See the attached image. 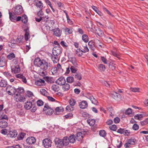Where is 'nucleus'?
I'll use <instances>...</instances> for the list:
<instances>
[{
    "mask_svg": "<svg viewBox=\"0 0 148 148\" xmlns=\"http://www.w3.org/2000/svg\"><path fill=\"white\" fill-rule=\"evenodd\" d=\"M8 85L7 81L4 79H2L0 82V86L1 87H5Z\"/></svg>",
    "mask_w": 148,
    "mask_h": 148,
    "instance_id": "26",
    "label": "nucleus"
},
{
    "mask_svg": "<svg viewBox=\"0 0 148 148\" xmlns=\"http://www.w3.org/2000/svg\"><path fill=\"white\" fill-rule=\"evenodd\" d=\"M65 78L63 77H61L59 78L56 81V83L57 84L62 86L66 83Z\"/></svg>",
    "mask_w": 148,
    "mask_h": 148,
    "instance_id": "9",
    "label": "nucleus"
},
{
    "mask_svg": "<svg viewBox=\"0 0 148 148\" xmlns=\"http://www.w3.org/2000/svg\"><path fill=\"white\" fill-rule=\"evenodd\" d=\"M77 66H71L70 69L71 71V72L73 73H76L77 71V69L76 67Z\"/></svg>",
    "mask_w": 148,
    "mask_h": 148,
    "instance_id": "45",
    "label": "nucleus"
},
{
    "mask_svg": "<svg viewBox=\"0 0 148 148\" xmlns=\"http://www.w3.org/2000/svg\"><path fill=\"white\" fill-rule=\"evenodd\" d=\"M148 119L145 120L140 122V123L142 126H143L146 125L148 123Z\"/></svg>",
    "mask_w": 148,
    "mask_h": 148,
    "instance_id": "58",
    "label": "nucleus"
},
{
    "mask_svg": "<svg viewBox=\"0 0 148 148\" xmlns=\"http://www.w3.org/2000/svg\"><path fill=\"white\" fill-rule=\"evenodd\" d=\"M24 89L23 88H16V92H17L18 93V94H20L24 92Z\"/></svg>",
    "mask_w": 148,
    "mask_h": 148,
    "instance_id": "37",
    "label": "nucleus"
},
{
    "mask_svg": "<svg viewBox=\"0 0 148 148\" xmlns=\"http://www.w3.org/2000/svg\"><path fill=\"white\" fill-rule=\"evenodd\" d=\"M101 59L104 64H107V60L104 57H101Z\"/></svg>",
    "mask_w": 148,
    "mask_h": 148,
    "instance_id": "62",
    "label": "nucleus"
},
{
    "mask_svg": "<svg viewBox=\"0 0 148 148\" xmlns=\"http://www.w3.org/2000/svg\"><path fill=\"white\" fill-rule=\"evenodd\" d=\"M136 139L134 138H132L128 140L127 142L125 144V147H130L131 145H134L135 144Z\"/></svg>",
    "mask_w": 148,
    "mask_h": 148,
    "instance_id": "5",
    "label": "nucleus"
},
{
    "mask_svg": "<svg viewBox=\"0 0 148 148\" xmlns=\"http://www.w3.org/2000/svg\"><path fill=\"white\" fill-rule=\"evenodd\" d=\"M87 102L85 101H83L79 103V106L80 108L82 109H85L88 106Z\"/></svg>",
    "mask_w": 148,
    "mask_h": 148,
    "instance_id": "18",
    "label": "nucleus"
},
{
    "mask_svg": "<svg viewBox=\"0 0 148 148\" xmlns=\"http://www.w3.org/2000/svg\"><path fill=\"white\" fill-rule=\"evenodd\" d=\"M130 132L129 130L124 129V135L128 136L130 135Z\"/></svg>",
    "mask_w": 148,
    "mask_h": 148,
    "instance_id": "60",
    "label": "nucleus"
},
{
    "mask_svg": "<svg viewBox=\"0 0 148 148\" xmlns=\"http://www.w3.org/2000/svg\"><path fill=\"white\" fill-rule=\"evenodd\" d=\"M34 64L38 67H40L43 71H46L48 68L51 66L49 63H48L43 60H41L39 58L35 59L34 61Z\"/></svg>",
    "mask_w": 148,
    "mask_h": 148,
    "instance_id": "1",
    "label": "nucleus"
},
{
    "mask_svg": "<svg viewBox=\"0 0 148 148\" xmlns=\"http://www.w3.org/2000/svg\"><path fill=\"white\" fill-rule=\"evenodd\" d=\"M130 90L133 92H140V89L139 88H130Z\"/></svg>",
    "mask_w": 148,
    "mask_h": 148,
    "instance_id": "44",
    "label": "nucleus"
},
{
    "mask_svg": "<svg viewBox=\"0 0 148 148\" xmlns=\"http://www.w3.org/2000/svg\"><path fill=\"white\" fill-rule=\"evenodd\" d=\"M143 115L141 114H136L134 116V118L136 119H138L140 120L142 119V118L143 117Z\"/></svg>",
    "mask_w": 148,
    "mask_h": 148,
    "instance_id": "40",
    "label": "nucleus"
},
{
    "mask_svg": "<svg viewBox=\"0 0 148 148\" xmlns=\"http://www.w3.org/2000/svg\"><path fill=\"white\" fill-rule=\"evenodd\" d=\"M59 56L53 55L51 56V59L54 63H56L59 60Z\"/></svg>",
    "mask_w": 148,
    "mask_h": 148,
    "instance_id": "25",
    "label": "nucleus"
},
{
    "mask_svg": "<svg viewBox=\"0 0 148 148\" xmlns=\"http://www.w3.org/2000/svg\"><path fill=\"white\" fill-rule=\"evenodd\" d=\"M33 106L32 102L27 101L24 105L25 108L27 110L30 109Z\"/></svg>",
    "mask_w": 148,
    "mask_h": 148,
    "instance_id": "23",
    "label": "nucleus"
},
{
    "mask_svg": "<svg viewBox=\"0 0 148 148\" xmlns=\"http://www.w3.org/2000/svg\"><path fill=\"white\" fill-rule=\"evenodd\" d=\"M62 140V144L63 145V146H66L70 143L68 137L67 136H65L63 137Z\"/></svg>",
    "mask_w": 148,
    "mask_h": 148,
    "instance_id": "15",
    "label": "nucleus"
},
{
    "mask_svg": "<svg viewBox=\"0 0 148 148\" xmlns=\"http://www.w3.org/2000/svg\"><path fill=\"white\" fill-rule=\"evenodd\" d=\"M82 39L85 42H87L88 41V37L86 34H84L82 36Z\"/></svg>",
    "mask_w": 148,
    "mask_h": 148,
    "instance_id": "39",
    "label": "nucleus"
},
{
    "mask_svg": "<svg viewBox=\"0 0 148 148\" xmlns=\"http://www.w3.org/2000/svg\"><path fill=\"white\" fill-rule=\"evenodd\" d=\"M37 103L38 106H41L43 105V102L41 100H39L37 101Z\"/></svg>",
    "mask_w": 148,
    "mask_h": 148,
    "instance_id": "63",
    "label": "nucleus"
},
{
    "mask_svg": "<svg viewBox=\"0 0 148 148\" xmlns=\"http://www.w3.org/2000/svg\"><path fill=\"white\" fill-rule=\"evenodd\" d=\"M43 145L46 148L51 147V141L49 138H46L42 141Z\"/></svg>",
    "mask_w": 148,
    "mask_h": 148,
    "instance_id": "6",
    "label": "nucleus"
},
{
    "mask_svg": "<svg viewBox=\"0 0 148 148\" xmlns=\"http://www.w3.org/2000/svg\"><path fill=\"white\" fill-rule=\"evenodd\" d=\"M26 141L29 145H32L36 142V140L33 137H29L27 138Z\"/></svg>",
    "mask_w": 148,
    "mask_h": 148,
    "instance_id": "12",
    "label": "nucleus"
},
{
    "mask_svg": "<svg viewBox=\"0 0 148 148\" xmlns=\"http://www.w3.org/2000/svg\"><path fill=\"white\" fill-rule=\"evenodd\" d=\"M23 36H20V37H18L17 38L16 40V42H18L19 43H20L22 42V40L23 39Z\"/></svg>",
    "mask_w": 148,
    "mask_h": 148,
    "instance_id": "57",
    "label": "nucleus"
},
{
    "mask_svg": "<svg viewBox=\"0 0 148 148\" xmlns=\"http://www.w3.org/2000/svg\"><path fill=\"white\" fill-rule=\"evenodd\" d=\"M14 99L16 101H25V97L21 96L20 94H16L14 97Z\"/></svg>",
    "mask_w": 148,
    "mask_h": 148,
    "instance_id": "10",
    "label": "nucleus"
},
{
    "mask_svg": "<svg viewBox=\"0 0 148 148\" xmlns=\"http://www.w3.org/2000/svg\"><path fill=\"white\" fill-rule=\"evenodd\" d=\"M8 125L7 122L4 121L0 122V127L2 128L6 127Z\"/></svg>",
    "mask_w": 148,
    "mask_h": 148,
    "instance_id": "28",
    "label": "nucleus"
},
{
    "mask_svg": "<svg viewBox=\"0 0 148 148\" xmlns=\"http://www.w3.org/2000/svg\"><path fill=\"white\" fill-rule=\"evenodd\" d=\"M87 123L90 125L92 126L94 125L95 121L94 119H89L87 121Z\"/></svg>",
    "mask_w": 148,
    "mask_h": 148,
    "instance_id": "33",
    "label": "nucleus"
},
{
    "mask_svg": "<svg viewBox=\"0 0 148 148\" xmlns=\"http://www.w3.org/2000/svg\"><path fill=\"white\" fill-rule=\"evenodd\" d=\"M67 56L69 60L72 63L73 66H77L78 64L77 63L76 58L73 55V54L71 53H69Z\"/></svg>",
    "mask_w": 148,
    "mask_h": 148,
    "instance_id": "2",
    "label": "nucleus"
},
{
    "mask_svg": "<svg viewBox=\"0 0 148 148\" xmlns=\"http://www.w3.org/2000/svg\"><path fill=\"white\" fill-rule=\"evenodd\" d=\"M69 143H74L75 141V137L74 135H71L68 137Z\"/></svg>",
    "mask_w": 148,
    "mask_h": 148,
    "instance_id": "27",
    "label": "nucleus"
},
{
    "mask_svg": "<svg viewBox=\"0 0 148 148\" xmlns=\"http://www.w3.org/2000/svg\"><path fill=\"white\" fill-rule=\"evenodd\" d=\"M27 17L26 15L23 16L21 19V21L23 23H26L27 22Z\"/></svg>",
    "mask_w": 148,
    "mask_h": 148,
    "instance_id": "50",
    "label": "nucleus"
},
{
    "mask_svg": "<svg viewBox=\"0 0 148 148\" xmlns=\"http://www.w3.org/2000/svg\"><path fill=\"white\" fill-rule=\"evenodd\" d=\"M15 57L14 54V53H11L7 56V58L9 60H11Z\"/></svg>",
    "mask_w": 148,
    "mask_h": 148,
    "instance_id": "51",
    "label": "nucleus"
},
{
    "mask_svg": "<svg viewBox=\"0 0 148 148\" xmlns=\"http://www.w3.org/2000/svg\"><path fill=\"white\" fill-rule=\"evenodd\" d=\"M84 49H78L76 50L75 53L77 54L78 56H81L83 54V53H85L88 52L89 51V49L88 47H83Z\"/></svg>",
    "mask_w": 148,
    "mask_h": 148,
    "instance_id": "3",
    "label": "nucleus"
},
{
    "mask_svg": "<svg viewBox=\"0 0 148 148\" xmlns=\"http://www.w3.org/2000/svg\"><path fill=\"white\" fill-rule=\"evenodd\" d=\"M94 45H98L99 46H102L103 44L98 39H96L94 42Z\"/></svg>",
    "mask_w": 148,
    "mask_h": 148,
    "instance_id": "35",
    "label": "nucleus"
},
{
    "mask_svg": "<svg viewBox=\"0 0 148 148\" xmlns=\"http://www.w3.org/2000/svg\"><path fill=\"white\" fill-rule=\"evenodd\" d=\"M73 28L71 27L66 28L64 30L66 32H67L68 34H70L72 33L73 30Z\"/></svg>",
    "mask_w": 148,
    "mask_h": 148,
    "instance_id": "47",
    "label": "nucleus"
},
{
    "mask_svg": "<svg viewBox=\"0 0 148 148\" xmlns=\"http://www.w3.org/2000/svg\"><path fill=\"white\" fill-rule=\"evenodd\" d=\"M25 40L27 41L29 39L28 36L29 35V30L27 29L25 30Z\"/></svg>",
    "mask_w": 148,
    "mask_h": 148,
    "instance_id": "34",
    "label": "nucleus"
},
{
    "mask_svg": "<svg viewBox=\"0 0 148 148\" xmlns=\"http://www.w3.org/2000/svg\"><path fill=\"white\" fill-rule=\"evenodd\" d=\"M69 102L70 105L74 106L76 103V101L74 99L71 98L69 100Z\"/></svg>",
    "mask_w": 148,
    "mask_h": 148,
    "instance_id": "42",
    "label": "nucleus"
},
{
    "mask_svg": "<svg viewBox=\"0 0 148 148\" xmlns=\"http://www.w3.org/2000/svg\"><path fill=\"white\" fill-rule=\"evenodd\" d=\"M14 12L16 14L20 15L23 12V9L22 6L21 5H18L15 8Z\"/></svg>",
    "mask_w": 148,
    "mask_h": 148,
    "instance_id": "7",
    "label": "nucleus"
},
{
    "mask_svg": "<svg viewBox=\"0 0 148 148\" xmlns=\"http://www.w3.org/2000/svg\"><path fill=\"white\" fill-rule=\"evenodd\" d=\"M36 6L40 8L43 7V4L40 1H38L36 3Z\"/></svg>",
    "mask_w": 148,
    "mask_h": 148,
    "instance_id": "46",
    "label": "nucleus"
},
{
    "mask_svg": "<svg viewBox=\"0 0 148 148\" xmlns=\"http://www.w3.org/2000/svg\"><path fill=\"white\" fill-rule=\"evenodd\" d=\"M55 143L56 145L60 148H62L63 147V145L62 144V140L58 138H56L55 139Z\"/></svg>",
    "mask_w": 148,
    "mask_h": 148,
    "instance_id": "13",
    "label": "nucleus"
},
{
    "mask_svg": "<svg viewBox=\"0 0 148 148\" xmlns=\"http://www.w3.org/2000/svg\"><path fill=\"white\" fill-rule=\"evenodd\" d=\"M111 54H112V55H113L114 56L118 58H120L119 55L114 51H111Z\"/></svg>",
    "mask_w": 148,
    "mask_h": 148,
    "instance_id": "54",
    "label": "nucleus"
},
{
    "mask_svg": "<svg viewBox=\"0 0 148 148\" xmlns=\"http://www.w3.org/2000/svg\"><path fill=\"white\" fill-rule=\"evenodd\" d=\"M109 128L111 130L113 131H116L117 129L116 126L115 125H113L110 126Z\"/></svg>",
    "mask_w": 148,
    "mask_h": 148,
    "instance_id": "59",
    "label": "nucleus"
},
{
    "mask_svg": "<svg viewBox=\"0 0 148 148\" xmlns=\"http://www.w3.org/2000/svg\"><path fill=\"white\" fill-rule=\"evenodd\" d=\"M96 33L100 36H102L103 35V32L101 29H99L96 31Z\"/></svg>",
    "mask_w": 148,
    "mask_h": 148,
    "instance_id": "48",
    "label": "nucleus"
},
{
    "mask_svg": "<svg viewBox=\"0 0 148 148\" xmlns=\"http://www.w3.org/2000/svg\"><path fill=\"white\" fill-rule=\"evenodd\" d=\"M17 135V131L15 130H12L10 131L8 134V136L11 138H14Z\"/></svg>",
    "mask_w": 148,
    "mask_h": 148,
    "instance_id": "16",
    "label": "nucleus"
},
{
    "mask_svg": "<svg viewBox=\"0 0 148 148\" xmlns=\"http://www.w3.org/2000/svg\"><path fill=\"white\" fill-rule=\"evenodd\" d=\"M10 90L12 92H13L14 94L16 93V88L14 87H12L11 86H8L6 88V90Z\"/></svg>",
    "mask_w": 148,
    "mask_h": 148,
    "instance_id": "30",
    "label": "nucleus"
},
{
    "mask_svg": "<svg viewBox=\"0 0 148 148\" xmlns=\"http://www.w3.org/2000/svg\"><path fill=\"white\" fill-rule=\"evenodd\" d=\"M75 77L78 80H80L82 79L81 75L79 73H77L75 75Z\"/></svg>",
    "mask_w": 148,
    "mask_h": 148,
    "instance_id": "55",
    "label": "nucleus"
},
{
    "mask_svg": "<svg viewBox=\"0 0 148 148\" xmlns=\"http://www.w3.org/2000/svg\"><path fill=\"white\" fill-rule=\"evenodd\" d=\"M76 135V139L79 141L82 140L84 137L83 134L81 132H78Z\"/></svg>",
    "mask_w": 148,
    "mask_h": 148,
    "instance_id": "19",
    "label": "nucleus"
},
{
    "mask_svg": "<svg viewBox=\"0 0 148 148\" xmlns=\"http://www.w3.org/2000/svg\"><path fill=\"white\" fill-rule=\"evenodd\" d=\"M25 135V133H21L19 136L18 138V140H22L24 138V136Z\"/></svg>",
    "mask_w": 148,
    "mask_h": 148,
    "instance_id": "53",
    "label": "nucleus"
},
{
    "mask_svg": "<svg viewBox=\"0 0 148 148\" xmlns=\"http://www.w3.org/2000/svg\"><path fill=\"white\" fill-rule=\"evenodd\" d=\"M40 92L42 95L46 96H47V95H48V92L44 89H41Z\"/></svg>",
    "mask_w": 148,
    "mask_h": 148,
    "instance_id": "36",
    "label": "nucleus"
},
{
    "mask_svg": "<svg viewBox=\"0 0 148 148\" xmlns=\"http://www.w3.org/2000/svg\"><path fill=\"white\" fill-rule=\"evenodd\" d=\"M6 63V60L3 56L0 57V67H2L4 66Z\"/></svg>",
    "mask_w": 148,
    "mask_h": 148,
    "instance_id": "17",
    "label": "nucleus"
},
{
    "mask_svg": "<svg viewBox=\"0 0 148 148\" xmlns=\"http://www.w3.org/2000/svg\"><path fill=\"white\" fill-rule=\"evenodd\" d=\"M57 69L58 71L61 72H62L63 71V69H62L61 65L59 63H58L57 64Z\"/></svg>",
    "mask_w": 148,
    "mask_h": 148,
    "instance_id": "56",
    "label": "nucleus"
},
{
    "mask_svg": "<svg viewBox=\"0 0 148 148\" xmlns=\"http://www.w3.org/2000/svg\"><path fill=\"white\" fill-rule=\"evenodd\" d=\"M51 89L55 92H58L60 88L58 85L54 84L52 86Z\"/></svg>",
    "mask_w": 148,
    "mask_h": 148,
    "instance_id": "31",
    "label": "nucleus"
},
{
    "mask_svg": "<svg viewBox=\"0 0 148 148\" xmlns=\"http://www.w3.org/2000/svg\"><path fill=\"white\" fill-rule=\"evenodd\" d=\"M66 109L69 111H73L74 110V108L73 106L69 105L67 106L66 107Z\"/></svg>",
    "mask_w": 148,
    "mask_h": 148,
    "instance_id": "43",
    "label": "nucleus"
},
{
    "mask_svg": "<svg viewBox=\"0 0 148 148\" xmlns=\"http://www.w3.org/2000/svg\"><path fill=\"white\" fill-rule=\"evenodd\" d=\"M11 71L14 73H18L20 72V69L18 65L13 66L11 67Z\"/></svg>",
    "mask_w": 148,
    "mask_h": 148,
    "instance_id": "11",
    "label": "nucleus"
},
{
    "mask_svg": "<svg viewBox=\"0 0 148 148\" xmlns=\"http://www.w3.org/2000/svg\"><path fill=\"white\" fill-rule=\"evenodd\" d=\"M43 110L47 111V112H45V113L47 115H51L53 112L52 109L50 108L48 105L47 104H45Z\"/></svg>",
    "mask_w": 148,
    "mask_h": 148,
    "instance_id": "4",
    "label": "nucleus"
},
{
    "mask_svg": "<svg viewBox=\"0 0 148 148\" xmlns=\"http://www.w3.org/2000/svg\"><path fill=\"white\" fill-rule=\"evenodd\" d=\"M53 34L57 37L60 36L61 34V31L58 28H56L53 30Z\"/></svg>",
    "mask_w": 148,
    "mask_h": 148,
    "instance_id": "14",
    "label": "nucleus"
},
{
    "mask_svg": "<svg viewBox=\"0 0 148 148\" xmlns=\"http://www.w3.org/2000/svg\"><path fill=\"white\" fill-rule=\"evenodd\" d=\"M132 113V110L130 108H128L127 110H126L125 113L127 114H130Z\"/></svg>",
    "mask_w": 148,
    "mask_h": 148,
    "instance_id": "61",
    "label": "nucleus"
},
{
    "mask_svg": "<svg viewBox=\"0 0 148 148\" xmlns=\"http://www.w3.org/2000/svg\"><path fill=\"white\" fill-rule=\"evenodd\" d=\"M99 68L102 71H104L106 69V67L104 65L101 64L99 65Z\"/></svg>",
    "mask_w": 148,
    "mask_h": 148,
    "instance_id": "49",
    "label": "nucleus"
},
{
    "mask_svg": "<svg viewBox=\"0 0 148 148\" xmlns=\"http://www.w3.org/2000/svg\"><path fill=\"white\" fill-rule=\"evenodd\" d=\"M99 134L100 136L103 137H105L106 135V131L103 130H100L99 132Z\"/></svg>",
    "mask_w": 148,
    "mask_h": 148,
    "instance_id": "41",
    "label": "nucleus"
},
{
    "mask_svg": "<svg viewBox=\"0 0 148 148\" xmlns=\"http://www.w3.org/2000/svg\"><path fill=\"white\" fill-rule=\"evenodd\" d=\"M60 47H54L53 49L52 53L53 55L59 56L61 53Z\"/></svg>",
    "mask_w": 148,
    "mask_h": 148,
    "instance_id": "8",
    "label": "nucleus"
},
{
    "mask_svg": "<svg viewBox=\"0 0 148 148\" xmlns=\"http://www.w3.org/2000/svg\"><path fill=\"white\" fill-rule=\"evenodd\" d=\"M66 81L68 83H71L74 81V78L72 77H68L66 79Z\"/></svg>",
    "mask_w": 148,
    "mask_h": 148,
    "instance_id": "38",
    "label": "nucleus"
},
{
    "mask_svg": "<svg viewBox=\"0 0 148 148\" xmlns=\"http://www.w3.org/2000/svg\"><path fill=\"white\" fill-rule=\"evenodd\" d=\"M89 99L91 101L92 103L96 105H97L98 103L97 101L95 99V98L92 96L89 97Z\"/></svg>",
    "mask_w": 148,
    "mask_h": 148,
    "instance_id": "29",
    "label": "nucleus"
},
{
    "mask_svg": "<svg viewBox=\"0 0 148 148\" xmlns=\"http://www.w3.org/2000/svg\"><path fill=\"white\" fill-rule=\"evenodd\" d=\"M111 97L114 99H116L121 97L120 95L118 93L113 92L111 93Z\"/></svg>",
    "mask_w": 148,
    "mask_h": 148,
    "instance_id": "24",
    "label": "nucleus"
},
{
    "mask_svg": "<svg viewBox=\"0 0 148 148\" xmlns=\"http://www.w3.org/2000/svg\"><path fill=\"white\" fill-rule=\"evenodd\" d=\"M9 17L10 20L12 21H13L16 19V16L15 14L9 12Z\"/></svg>",
    "mask_w": 148,
    "mask_h": 148,
    "instance_id": "32",
    "label": "nucleus"
},
{
    "mask_svg": "<svg viewBox=\"0 0 148 148\" xmlns=\"http://www.w3.org/2000/svg\"><path fill=\"white\" fill-rule=\"evenodd\" d=\"M58 71L57 67H54L51 69V72L53 75L56 73Z\"/></svg>",
    "mask_w": 148,
    "mask_h": 148,
    "instance_id": "64",
    "label": "nucleus"
},
{
    "mask_svg": "<svg viewBox=\"0 0 148 148\" xmlns=\"http://www.w3.org/2000/svg\"><path fill=\"white\" fill-rule=\"evenodd\" d=\"M35 84L38 86H41L45 85V81L43 79H39L36 81Z\"/></svg>",
    "mask_w": 148,
    "mask_h": 148,
    "instance_id": "20",
    "label": "nucleus"
},
{
    "mask_svg": "<svg viewBox=\"0 0 148 148\" xmlns=\"http://www.w3.org/2000/svg\"><path fill=\"white\" fill-rule=\"evenodd\" d=\"M62 108L61 107H57L56 108V109H55V110L56 111V114H58L59 112L62 111Z\"/></svg>",
    "mask_w": 148,
    "mask_h": 148,
    "instance_id": "52",
    "label": "nucleus"
},
{
    "mask_svg": "<svg viewBox=\"0 0 148 148\" xmlns=\"http://www.w3.org/2000/svg\"><path fill=\"white\" fill-rule=\"evenodd\" d=\"M17 78H19L22 79V81L25 83L27 82V80L25 77L23 76V75L19 74L16 75Z\"/></svg>",
    "mask_w": 148,
    "mask_h": 148,
    "instance_id": "22",
    "label": "nucleus"
},
{
    "mask_svg": "<svg viewBox=\"0 0 148 148\" xmlns=\"http://www.w3.org/2000/svg\"><path fill=\"white\" fill-rule=\"evenodd\" d=\"M62 86V88L64 91H67L70 89V85L68 83H65Z\"/></svg>",
    "mask_w": 148,
    "mask_h": 148,
    "instance_id": "21",
    "label": "nucleus"
}]
</instances>
